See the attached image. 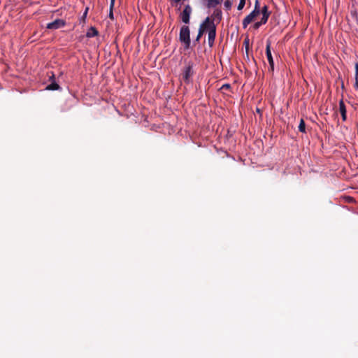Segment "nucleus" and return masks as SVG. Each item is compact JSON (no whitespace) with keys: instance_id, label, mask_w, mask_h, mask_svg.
Returning a JSON list of instances; mask_svg holds the SVG:
<instances>
[{"instance_id":"obj_1","label":"nucleus","mask_w":358,"mask_h":358,"mask_svg":"<svg viewBox=\"0 0 358 358\" xmlns=\"http://www.w3.org/2000/svg\"><path fill=\"white\" fill-rule=\"evenodd\" d=\"M179 39L181 43H184L186 49L190 47V31L188 26L184 25L180 28Z\"/></svg>"},{"instance_id":"obj_2","label":"nucleus","mask_w":358,"mask_h":358,"mask_svg":"<svg viewBox=\"0 0 358 358\" xmlns=\"http://www.w3.org/2000/svg\"><path fill=\"white\" fill-rule=\"evenodd\" d=\"M182 80L185 83H190V78L194 75L193 63L189 62L182 71Z\"/></svg>"},{"instance_id":"obj_3","label":"nucleus","mask_w":358,"mask_h":358,"mask_svg":"<svg viewBox=\"0 0 358 358\" xmlns=\"http://www.w3.org/2000/svg\"><path fill=\"white\" fill-rule=\"evenodd\" d=\"M192 12V8L190 6V5L187 4L185 5L182 12H181L180 17L181 18V20L185 23L188 24L189 22L190 15Z\"/></svg>"},{"instance_id":"obj_4","label":"nucleus","mask_w":358,"mask_h":358,"mask_svg":"<svg viewBox=\"0 0 358 358\" xmlns=\"http://www.w3.org/2000/svg\"><path fill=\"white\" fill-rule=\"evenodd\" d=\"M212 27L216 28V26L214 23L213 19L210 17H207L204 21L200 24L199 28L203 29V32H208L209 30H211Z\"/></svg>"},{"instance_id":"obj_5","label":"nucleus","mask_w":358,"mask_h":358,"mask_svg":"<svg viewBox=\"0 0 358 358\" xmlns=\"http://www.w3.org/2000/svg\"><path fill=\"white\" fill-rule=\"evenodd\" d=\"M266 55L269 63V71L273 72L274 71V62L271 51V42L269 41H266Z\"/></svg>"},{"instance_id":"obj_6","label":"nucleus","mask_w":358,"mask_h":358,"mask_svg":"<svg viewBox=\"0 0 358 358\" xmlns=\"http://www.w3.org/2000/svg\"><path fill=\"white\" fill-rule=\"evenodd\" d=\"M65 25V22L61 19H57L52 22L48 23L47 24V28L49 29H57L59 28L63 27Z\"/></svg>"},{"instance_id":"obj_7","label":"nucleus","mask_w":358,"mask_h":358,"mask_svg":"<svg viewBox=\"0 0 358 358\" xmlns=\"http://www.w3.org/2000/svg\"><path fill=\"white\" fill-rule=\"evenodd\" d=\"M216 36V28L212 27L211 30L208 32V41L210 47H212L215 43Z\"/></svg>"},{"instance_id":"obj_8","label":"nucleus","mask_w":358,"mask_h":358,"mask_svg":"<svg viewBox=\"0 0 358 358\" xmlns=\"http://www.w3.org/2000/svg\"><path fill=\"white\" fill-rule=\"evenodd\" d=\"M339 112L341 115L343 121H345L347 119V111L343 99H341L339 101Z\"/></svg>"},{"instance_id":"obj_9","label":"nucleus","mask_w":358,"mask_h":358,"mask_svg":"<svg viewBox=\"0 0 358 358\" xmlns=\"http://www.w3.org/2000/svg\"><path fill=\"white\" fill-rule=\"evenodd\" d=\"M260 13H262V22L266 23L268 21V19L270 16V14H271V12L268 11V6L266 5L263 6Z\"/></svg>"},{"instance_id":"obj_10","label":"nucleus","mask_w":358,"mask_h":358,"mask_svg":"<svg viewBox=\"0 0 358 358\" xmlns=\"http://www.w3.org/2000/svg\"><path fill=\"white\" fill-rule=\"evenodd\" d=\"M255 20V17L250 13L243 20V27L245 29L248 25Z\"/></svg>"},{"instance_id":"obj_11","label":"nucleus","mask_w":358,"mask_h":358,"mask_svg":"<svg viewBox=\"0 0 358 358\" xmlns=\"http://www.w3.org/2000/svg\"><path fill=\"white\" fill-rule=\"evenodd\" d=\"M98 34H99V32H98L97 29L94 27H91L87 31L86 36L87 38H92V37L97 36Z\"/></svg>"},{"instance_id":"obj_12","label":"nucleus","mask_w":358,"mask_h":358,"mask_svg":"<svg viewBox=\"0 0 358 358\" xmlns=\"http://www.w3.org/2000/svg\"><path fill=\"white\" fill-rule=\"evenodd\" d=\"M59 88V85L55 80L46 87V90H57Z\"/></svg>"},{"instance_id":"obj_13","label":"nucleus","mask_w":358,"mask_h":358,"mask_svg":"<svg viewBox=\"0 0 358 358\" xmlns=\"http://www.w3.org/2000/svg\"><path fill=\"white\" fill-rule=\"evenodd\" d=\"M207 7L214 8L221 3V0H207Z\"/></svg>"},{"instance_id":"obj_14","label":"nucleus","mask_w":358,"mask_h":358,"mask_svg":"<svg viewBox=\"0 0 358 358\" xmlns=\"http://www.w3.org/2000/svg\"><path fill=\"white\" fill-rule=\"evenodd\" d=\"M299 131L302 133H306V124L303 119H301L300 120Z\"/></svg>"},{"instance_id":"obj_15","label":"nucleus","mask_w":358,"mask_h":358,"mask_svg":"<svg viewBox=\"0 0 358 358\" xmlns=\"http://www.w3.org/2000/svg\"><path fill=\"white\" fill-rule=\"evenodd\" d=\"M204 34L203 32V29L201 28V29H199V32H198V34H197V36L196 38V39L194 40V43L195 44L196 43H199V41H200V38H201V36H203V34Z\"/></svg>"},{"instance_id":"obj_16","label":"nucleus","mask_w":358,"mask_h":358,"mask_svg":"<svg viewBox=\"0 0 358 358\" xmlns=\"http://www.w3.org/2000/svg\"><path fill=\"white\" fill-rule=\"evenodd\" d=\"M115 0H110V13H109V17L110 19H113V7H114V5H115Z\"/></svg>"},{"instance_id":"obj_17","label":"nucleus","mask_w":358,"mask_h":358,"mask_svg":"<svg viewBox=\"0 0 358 358\" xmlns=\"http://www.w3.org/2000/svg\"><path fill=\"white\" fill-rule=\"evenodd\" d=\"M224 6L227 10H230L232 6V2L230 0H226L224 3Z\"/></svg>"},{"instance_id":"obj_18","label":"nucleus","mask_w":358,"mask_h":358,"mask_svg":"<svg viewBox=\"0 0 358 358\" xmlns=\"http://www.w3.org/2000/svg\"><path fill=\"white\" fill-rule=\"evenodd\" d=\"M88 10H89V8L87 7L83 13V16L81 17L80 18V21H82L83 23L85 22V19L87 17V13H88Z\"/></svg>"},{"instance_id":"obj_19","label":"nucleus","mask_w":358,"mask_h":358,"mask_svg":"<svg viewBox=\"0 0 358 358\" xmlns=\"http://www.w3.org/2000/svg\"><path fill=\"white\" fill-rule=\"evenodd\" d=\"M231 89V85L229 84H224L220 87V90L223 92L224 90H228Z\"/></svg>"},{"instance_id":"obj_20","label":"nucleus","mask_w":358,"mask_h":358,"mask_svg":"<svg viewBox=\"0 0 358 358\" xmlns=\"http://www.w3.org/2000/svg\"><path fill=\"white\" fill-rule=\"evenodd\" d=\"M245 1L246 0H240L239 4L238 6V10H241L244 8L245 5Z\"/></svg>"},{"instance_id":"obj_21","label":"nucleus","mask_w":358,"mask_h":358,"mask_svg":"<svg viewBox=\"0 0 358 358\" xmlns=\"http://www.w3.org/2000/svg\"><path fill=\"white\" fill-rule=\"evenodd\" d=\"M213 15L215 17L221 19V17H222V12H221V10H215L214 13H213Z\"/></svg>"},{"instance_id":"obj_22","label":"nucleus","mask_w":358,"mask_h":358,"mask_svg":"<svg viewBox=\"0 0 358 358\" xmlns=\"http://www.w3.org/2000/svg\"><path fill=\"white\" fill-rule=\"evenodd\" d=\"M265 22H262V20H261L259 22H257L254 24L253 27L255 29H257L259 28L260 26L262 24H265Z\"/></svg>"},{"instance_id":"obj_23","label":"nucleus","mask_w":358,"mask_h":358,"mask_svg":"<svg viewBox=\"0 0 358 358\" xmlns=\"http://www.w3.org/2000/svg\"><path fill=\"white\" fill-rule=\"evenodd\" d=\"M260 10L254 9L250 13L255 18L260 13Z\"/></svg>"},{"instance_id":"obj_24","label":"nucleus","mask_w":358,"mask_h":358,"mask_svg":"<svg viewBox=\"0 0 358 358\" xmlns=\"http://www.w3.org/2000/svg\"><path fill=\"white\" fill-rule=\"evenodd\" d=\"M244 45H245L246 52L248 53V48H249V39L248 38L245 39Z\"/></svg>"},{"instance_id":"obj_25","label":"nucleus","mask_w":358,"mask_h":358,"mask_svg":"<svg viewBox=\"0 0 358 358\" xmlns=\"http://www.w3.org/2000/svg\"><path fill=\"white\" fill-rule=\"evenodd\" d=\"M355 77L358 78V62L355 63Z\"/></svg>"},{"instance_id":"obj_26","label":"nucleus","mask_w":358,"mask_h":358,"mask_svg":"<svg viewBox=\"0 0 358 358\" xmlns=\"http://www.w3.org/2000/svg\"><path fill=\"white\" fill-rule=\"evenodd\" d=\"M254 9H258V10H260V7H259V2L258 0H256L255 1V8Z\"/></svg>"},{"instance_id":"obj_27","label":"nucleus","mask_w":358,"mask_h":358,"mask_svg":"<svg viewBox=\"0 0 358 358\" xmlns=\"http://www.w3.org/2000/svg\"><path fill=\"white\" fill-rule=\"evenodd\" d=\"M355 88L358 90V77H355Z\"/></svg>"},{"instance_id":"obj_28","label":"nucleus","mask_w":358,"mask_h":358,"mask_svg":"<svg viewBox=\"0 0 358 358\" xmlns=\"http://www.w3.org/2000/svg\"><path fill=\"white\" fill-rule=\"evenodd\" d=\"M351 14H352V15L355 16V17L357 19L356 11H351Z\"/></svg>"},{"instance_id":"obj_29","label":"nucleus","mask_w":358,"mask_h":358,"mask_svg":"<svg viewBox=\"0 0 358 358\" xmlns=\"http://www.w3.org/2000/svg\"><path fill=\"white\" fill-rule=\"evenodd\" d=\"M50 78H54V75L52 74Z\"/></svg>"}]
</instances>
